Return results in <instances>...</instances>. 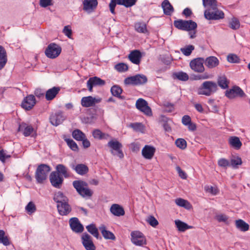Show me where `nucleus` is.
Instances as JSON below:
<instances>
[{
	"label": "nucleus",
	"mask_w": 250,
	"mask_h": 250,
	"mask_svg": "<svg viewBox=\"0 0 250 250\" xmlns=\"http://www.w3.org/2000/svg\"><path fill=\"white\" fill-rule=\"evenodd\" d=\"M218 85L216 82L212 81L204 82L198 88L197 93L199 95L210 96L218 90Z\"/></svg>",
	"instance_id": "f257e3e1"
},
{
	"label": "nucleus",
	"mask_w": 250,
	"mask_h": 250,
	"mask_svg": "<svg viewBox=\"0 0 250 250\" xmlns=\"http://www.w3.org/2000/svg\"><path fill=\"white\" fill-rule=\"evenodd\" d=\"M73 186L77 192L83 197H91L93 193L92 190L88 188V184L82 180H76L73 182Z\"/></svg>",
	"instance_id": "f03ea898"
},
{
	"label": "nucleus",
	"mask_w": 250,
	"mask_h": 250,
	"mask_svg": "<svg viewBox=\"0 0 250 250\" xmlns=\"http://www.w3.org/2000/svg\"><path fill=\"white\" fill-rule=\"evenodd\" d=\"M50 167L46 164L38 166L35 173V178L38 183H42L47 179L48 173L50 171Z\"/></svg>",
	"instance_id": "7ed1b4c3"
},
{
	"label": "nucleus",
	"mask_w": 250,
	"mask_h": 250,
	"mask_svg": "<svg viewBox=\"0 0 250 250\" xmlns=\"http://www.w3.org/2000/svg\"><path fill=\"white\" fill-rule=\"evenodd\" d=\"M173 24L177 28L185 31L194 30L197 26V23L192 20H178L175 21Z\"/></svg>",
	"instance_id": "20e7f679"
},
{
	"label": "nucleus",
	"mask_w": 250,
	"mask_h": 250,
	"mask_svg": "<svg viewBox=\"0 0 250 250\" xmlns=\"http://www.w3.org/2000/svg\"><path fill=\"white\" fill-rule=\"evenodd\" d=\"M204 16L208 20H219L224 18V13L215 7V8L206 9L204 12Z\"/></svg>",
	"instance_id": "39448f33"
},
{
	"label": "nucleus",
	"mask_w": 250,
	"mask_h": 250,
	"mask_svg": "<svg viewBox=\"0 0 250 250\" xmlns=\"http://www.w3.org/2000/svg\"><path fill=\"white\" fill-rule=\"evenodd\" d=\"M62 51L61 47L55 43H50L45 50V54L50 59H55L59 56Z\"/></svg>",
	"instance_id": "423d86ee"
},
{
	"label": "nucleus",
	"mask_w": 250,
	"mask_h": 250,
	"mask_svg": "<svg viewBox=\"0 0 250 250\" xmlns=\"http://www.w3.org/2000/svg\"><path fill=\"white\" fill-rule=\"evenodd\" d=\"M147 81L146 77L143 74H137L133 76L127 77L125 79V84L141 85L146 83Z\"/></svg>",
	"instance_id": "0eeeda50"
},
{
	"label": "nucleus",
	"mask_w": 250,
	"mask_h": 250,
	"mask_svg": "<svg viewBox=\"0 0 250 250\" xmlns=\"http://www.w3.org/2000/svg\"><path fill=\"white\" fill-rule=\"evenodd\" d=\"M108 146L111 148V153L117 155L120 159L124 158V155L121 148L123 146L121 143L117 141L111 140L108 143Z\"/></svg>",
	"instance_id": "6e6552de"
},
{
	"label": "nucleus",
	"mask_w": 250,
	"mask_h": 250,
	"mask_svg": "<svg viewBox=\"0 0 250 250\" xmlns=\"http://www.w3.org/2000/svg\"><path fill=\"white\" fill-rule=\"evenodd\" d=\"M131 241L136 246H143L146 244V239L140 231H135L131 233Z\"/></svg>",
	"instance_id": "1a4fd4ad"
},
{
	"label": "nucleus",
	"mask_w": 250,
	"mask_h": 250,
	"mask_svg": "<svg viewBox=\"0 0 250 250\" xmlns=\"http://www.w3.org/2000/svg\"><path fill=\"white\" fill-rule=\"evenodd\" d=\"M204 59L203 58H197L192 60L189 63L192 70L198 73H202L205 70L204 66Z\"/></svg>",
	"instance_id": "9d476101"
},
{
	"label": "nucleus",
	"mask_w": 250,
	"mask_h": 250,
	"mask_svg": "<svg viewBox=\"0 0 250 250\" xmlns=\"http://www.w3.org/2000/svg\"><path fill=\"white\" fill-rule=\"evenodd\" d=\"M136 108L147 116L152 115L150 107L148 105L147 102L142 98L138 99L136 103Z\"/></svg>",
	"instance_id": "9b49d317"
},
{
	"label": "nucleus",
	"mask_w": 250,
	"mask_h": 250,
	"mask_svg": "<svg viewBox=\"0 0 250 250\" xmlns=\"http://www.w3.org/2000/svg\"><path fill=\"white\" fill-rule=\"evenodd\" d=\"M225 95L229 99H233L236 97H244L246 96L243 90L238 86H233L231 89L226 91Z\"/></svg>",
	"instance_id": "f8f14e48"
},
{
	"label": "nucleus",
	"mask_w": 250,
	"mask_h": 250,
	"mask_svg": "<svg viewBox=\"0 0 250 250\" xmlns=\"http://www.w3.org/2000/svg\"><path fill=\"white\" fill-rule=\"evenodd\" d=\"M49 178L50 183L54 187L58 188H61L63 181L62 176L59 175L58 172L53 171L51 173Z\"/></svg>",
	"instance_id": "ddd939ff"
},
{
	"label": "nucleus",
	"mask_w": 250,
	"mask_h": 250,
	"mask_svg": "<svg viewBox=\"0 0 250 250\" xmlns=\"http://www.w3.org/2000/svg\"><path fill=\"white\" fill-rule=\"evenodd\" d=\"M81 239L82 243L86 250H95V246L90 235L86 232L83 233L81 236Z\"/></svg>",
	"instance_id": "4468645a"
},
{
	"label": "nucleus",
	"mask_w": 250,
	"mask_h": 250,
	"mask_svg": "<svg viewBox=\"0 0 250 250\" xmlns=\"http://www.w3.org/2000/svg\"><path fill=\"white\" fill-rule=\"evenodd\" d=\"M101 100L100 98H97L91 96L83 97L81 99V105L84 107L93 106L96 104L100 103Z\"/></svg>",
	"instance_id": "2eb2a0df"
},
{
	"label": "nucleus",
	"mask_w": 250,
	"mask_h": 250,
	"mask_svg": "<svg viewBox=\"0 0 250 250\" xmlns=\"http://www.w3.org/2000/svg\"><path fill=\"white\" fill-rule=\"evenodd\" d=\"M65 119V116H64L62 112L61 111L52 114L50 117V122L51 124L55 126L60 125Z\"/></svg>",
	"instance_id": "dca6fc26"
},
{
	"label": "nucleus",
	"mask_w": 250,
	"mask_h": 250,
	"mask_svg": "<svg viewBox=\"0 0 250 250\" xmlns=\"http://www.w3.org/2000/svg\"><path fill=\"white\" fill-rule=\"evenodd\" d=\"M36 102L35 96L33 95H29L24 98L21 103V106L25 110H29L33 107Z\"/></svg>",
	"instance_id": "f3484780"
},
{
	"label": "nucleus",
	"mask_w": 250,
	"mask_h": 250,
	"mask_svg": "<svg viewBox=\"0 0 250 250\" xmlns=\"http://www.w3.org/2000/svg\"><path fill=\"white\" fill-rule=\"evenodd\" d=\"M105 82L101 78L97 77H93L90 78L87 82V86L89 91H93V87L94 86H103L104 85Z\"/></svg>",
	"instance_id": "a211bd4d"
},
{
	"label": "nucleus",
	"mask_w": 250,
	"mask_h": 250,
	"mask_svg": "<svg viewBox=\"0 0 250 250\" xmlns=\"http://www.w3.org/2000/svg\"><path fill=\"white\" fill-rule=\"evenodd\" d=\"M69 224L71 229L75 232L81 233L84 230L83 226L76 217L71 218L69 220Z\"/></svg>",
	"instance_id": "6ab92c4d"
},
{
	"label": "nucleus",
	"mask_w": 250,
	"mask_h": 250,
	"mask_svg": "<svg viewBox=\"0 0 250 250\" xmlns=\"http://www.w3.org/2000/svg\"><path fill=\"white\" fill-rule=\"evenodd\" d=\"M155 148L151 146L146 145L142 150L143 156L146 159H151L155 154Z\"/></svg>",
	"instance_id": "aec40b11"
},
{
	"label": "nucleus",
	"mask_w": 250,
	"mask_h": 250,
	"mask_svg": "<svg viewBox=\"0 0 250 250\" xmlns=\"http://www.w3.org/2000/svg\"><path fill=\"white\" fill-rule=\"evenodd\" d=\"M70 166L77 174L81 175H84L88 172V167L83 164H79L76 165L74 164H71Z\"/></svg>",
	"instance_id": "412c9836"
},
{
	"label": "nucleus",
	"mask_w": 250,
	"mask_h": 250,
	"mask_svg": "<svg viewBox=\"0 0 250 250\" xmlns=\"http://www.w3.org/2000/svg\"><path fill=\"white\" fill-rule=\"evenodd\" d=\"M141 58V53L138 50L132 51L128 55L129 60L135 64H139L140 63Z\"/></svg>",
	"instance_id": "4be33fe9"
},
{
	"label": "nucleus",
	"mask_w": 250,
	"mask_h": 250,
	"mask_svg": "<svg viewBox=\"0 0 250 250\" xmlns=\"http://www.w3.org/2000/svg\"><path fill=\"white\" fill-rule=\"evenodd\" d=\"M57 207L59 214L61 215H66L71 211V208L68 202L57 204Z\"/></svg>",
	"instance_id": "5701e85b"
},
{
	"label": "nucleus",
	"mask_w": 250,
	"mask_h": 250,
	"mask_svg": "<svg viewBox=\"0 0 250 250\" xmlns=\"http://www.w3.org/2000/svg\"><path fill=\"white\" fill-rule=\"evenodd\" d=\"M205 65L209 69L217 66L219 64L218 59L214 56H210L204 60Z\"/></svg>",
	"instance_id": "b1692460"
},
{
	"label": "nucleus",
	"mask_w": 250,
	"mask_h": 250,
	"mask_svg": "<svg viewBox=\"0 0 250 250\" xmlns=\"http://www.w3.org/2000/svg\"><path fill=\"white\" fill-rule=\"evenodd\" d=\"M34 128L31 125H27L25 123L19 125L18 131L22 132L25 136H29L33 131Z\"/></svg>",
	"instance_id": "393cba45"
},
{
	"label": "nucleus",
	"mask_w": 250,
	"mask_h": 250,
	"mask_svg": "<svg viewBox=\"0 0 250 250\" xmlns=\"http://www.w3.org/2000/svg\"><path fill=\"white\" fill-rule=\"evenodd\" d=\"M110 211L114 215L116 216H123L125 213L123 208L116 204H114L111 206Z\"/></svg>",
	"instance_id": "a878e982"
},
{
	"label": "nucleus",
	"mask_w": 250,
	"mask_h": 250,
	"mask_svg": "<svg viewBox=\"0 0 250 250\" xmlns=\"http://www.w3.org/2000/svg\"><path fill=\"white\" fill-rule=\"evenodd\" d=\"M97 0H84L83 1V9L86 11L93 10L97 7Z\"/></svg>",
	"instance_id": "bb28decb"
},
{
	"label": "nucleus",
	"mask_w": 250,
	"mask_h": 250,
	"mask_svg": "<svg viewBox=\"0 0 250 250\" xmlns=\"http://www.w3.org/2000/svg\"><path fill=\"white\" fill-rule=\"evenodd\" d=\"M60 91V87L54 86L46 91L45 98L48 101L53 100Z\"/></svg>",
	"instance_id": "cd10ccee"
},
{
	"label": "nucleus",
	"mask_w": 250,
	"mask_h": 250,
	"mask_svg": "<svg viewBox=\"0 0 250 250\" xmlns=\"http://www.w3.org/2000/svg\"><path fill=\"white\" fill-rule=\"evenodd\" d=\"M7 62L6 51L3 46L0 45V70L4 67Z\"/></svg>",
	"instance_id": "c85d7f7f"
},
{
	"label": "nucleus",
	"mask_w": 250,
	"mask_h": 250,
	"mask_svg": "<svg viewBox=\"0 0 250 250\" xmlns=\"http://www.w3.org/2000/svg\"><path fill=\"white\" fill-rule=\"evenodd\" d=\"M162 7L163 9L164 13L168 16H170L174 11V8L168 0H165L162 3Z\"/></svg>",
	"instance_id": "c756f323"
},
{
	"label": "nucleus",
	"mask_w": 250,
	"mask_h": 250,
	"mask_svg": "<svg viewBox=\"0 0 250 250\" xmlns=\"http://www.w3.org/2000/svg\"><path fill=\"white\" fill-rule=\"evenodd\" d=\"M229 83V81L224 75L219 76L217 78V85H219L222 89L228 88Z\"/></svg>",
	"instance_id": "7c9ffc66"
},
{
	"label": "nucleus",
	"mask_w": 250,
	"mask_h": 250,
	"mask_svg": "<svg viewBox=\"0 0 250 250\" xmlns=\"http://www.w3.org/2000/svg\"><path fill=\"white\" fill-rule=\"evenodd\" d=\"M53 199L57 204H62L68 202L67 197L61 191H58L55 194Z\"/></svg>",
	"instance_id": "2f4dec72"
},
{
	"label": "nucleus",
	"mask_w": 250,
	"mask_h": 250,
	"mask_svg": "<svg viewBox=\"0 0 250 250\" xmlns=\"http://www.w3.org/2000/svg\"><path fill=\"white\" fill-rule=\"evenodd\" d=\"M56 170V172H58L59 175L63 176L64 178H68L70 176L68 171V168L62 164L57 165Z\"/></svg>",
	"instance_id": "473e14b6"
},
{
	"label": "nucleus",
	"mask_w": 250,
	"mask_h": 250,
	"mask_svg": "<svg viewBox=\"0 0 250 250\" xmlns=\"http://www.w3.org/2000/svg\"><path fill=\"white\" fill-rule=\"evenodd\" d=\"M229 145L236 149L241 148L242 144L238 137L232 136L229 138Z\"/></svg>",
	"instance_id": "72a5a7b5"
},
{
	"label": "nucleus",
	"mask_w": 250,
	"mask_h": 250,
	"mask_svg": "<svg viewBox=\"0 0 250 250\" xmlns=\"http://www.w3.org/2000/svg\"><path fill=\"white\" fill-rule=\"evenodd\" d=\"M236 227L242 231H246L249 229V225L242 219L235 221Z\"/></svg>",
	"instance_id": "f704fd0d"
},
{
	"label": "nucleus",
	"mask_w": 250,
	"mask_h": 250,
	"mask_svg": "<svg viewBox=\"0 0 250 250\" xmlns=\"http://www.w3.org/2000/svg\"><path fill=\"white\" fill-rule=\"evenodd\" d=\"M175 224L178 230L180 231L183 232L188 229H191L193 228L192 226H188L186 223H184L179 220H175Z\"/></svg>",
	"instance_id": "c9c22d12"
},
{
	"label": "nucleus",
	"mask_w": 250,
	"mask_h": 250,
	"mask_svg": "<svg viewBox=\"0 0 250 250\" xmlns=\"http://www.w3.org/2000/svg\"><path fill=\"white\" fill-rule=\"evenodd\" d=\"M101 233L103 237L106 239L115 240V236L114 234L110 231L107 230L104 226H102L100 228Z\"/></svg>",
	"instance_id": "e433bc0d"
},
{
	"label": "nucleus",
	"mask_w": 250,
	"mask_h": 250,
	"mask_svg": "<svg viewBox=\"0 0 250 250\" xmlns=\"http://www.w3.org/2000/svg\"><path fill=\"white\" fill-rule=\"evenodd\" d=\"M111 92L114 96L119 98L121 99H125V97L121 96L123 90L119 86L115 85L113 86L110 89Z\"/></svg>",
	"instance_id": "4c0bfd02"
},
{
	"label": "nucleus",
	"mask_w": 250,
	"mask_h": 250,
	"mask_svg": "<svg viewBox=\"0 0 250 250\" xmlns=\"http://www.w3.org/2000/svg\"><path fill=\"white\" fill-rule=\"evenodd\" d=\"M92 135L95 139L102 140L107 139L109 137L108 134L103 133L100 129H94L92 132Z\"/></svg>",
	"instance_id": "58836bf2"
},
{
	"label": "nucleus",
	"mask_w": 250,
	"mask_h": 250,
	"mask_svg": "<svg viewBox=\"0 0 250 250\" xmlns=\"http://www.w3.org/2000/svg\"><path fill=\"white\" fill-rule=\"evenodd\" d=\"M73 137L77 141H81L85 138V135L80 129L74 130L72 132Z\"/></svg>",
	"instance_id": "ea45409f"
},
{
	"label": "nucleus",
	"mask_w": 250,
	"mask_h": 250,
	"mask_svg": "<svg viewBox=\"0 0 250 250\" xmlns=\"http://www.w3.org/2000/svg\"><path fill=\"white\" fill-rule=\"evenodd\" d=\"M242 161L241 158L238 156H232L230 159V166L233 168H237L238 166L241 165Z\"/></svg>",
	"instance_id": "a19ab883"
},
{
	"label": "nucleus",
	"mask_w": 250,
	"mask_h": 250,
	"mask_svg": "<svg viewBox=\"0 0 250 250\" xmlns=\"http://www.w3.org/2000/svg\"><path fill=\"white\" fill-rule=\"evenodd\" d=\"M87 231L97 238L99 237V232L98 229L96 228L95 225L93 224H91L86 227Z\"/></svg>",
	"instance_id": "79ce46f5"
},
{
	"label": "nucleus",
	"mask_w": 250,
	"mask_h": 250,
	"mask_svg": "<svg viewBox=\"0 0 250 250\" xmlns=\"http://www.w3.org/2000/svg\"><path fill=\"white\" fill-rule=\"evenodd\" d=\"M137 0H117V3L119 5H123L125 7H130L134 5Z\"/></svg>",
	"instance_id": "37998d69"
},
{
	"label": "nucleus",
	"mask_w": 250,
	"mask_h": 250,
	"mask_svg": "<svg viewBox=\"0 0 250 250\" xmlns=\"http://www.w3.org/2000/svg\"><path fill=\"white\" fill-rule=\"evenodd\" d=\"M135 28L139 33H146L147 32L146 24L144 22H137L135 23Z\"/></svg>",
	"instance_id": "c03bdc74"
},
{
	"label": "nucleus",
	"mask_w": 250,
	"mask_h": 250,
	"mask_svg": "<svg viewBox=\"0 0 250 250\" xmlns=\"http://www.w3.org/2000/svg\"><path fill=\"white\" fill-rule=\"evenodd\" d=\"M216 0H203V4L206 9H213L217 6Z\"/></svg>",
	"instance_id": "a18cd8bd"
},
{
	"label": "nucleus",
	"mask_w": 250,
	"mask_h": 250,
	"mask_svg": "<svg viewBox=\"0 0 250 250\" xmlns=\"http://www.w3.org/2000/svg\"><path fill=\"white\" fill-rule=\"evenodd\" d=\"M240 23L239 21L236 18H233L229 23V26L232 29L237 30L239 28Z\"/></svg>",
	"instance_id": "49530a36"
},
{
	"label": "nucleus",
	"mask_w": 250,
	"mask_h": 250,
	"mask_svg": "<svg viewBox=\"0 0 250 250\" xmlns=\"http://www.w3.org/2000/svg\"><path fill=\"white\" fill-rule=\"evenodd\" d=\"M25 210L27 213L30 215L36 211V207L33 202L30 201L25 207Z\"/></svg>",
	"instance_id": "de8ad7c7"
},
{
	"label": "nucleus",
	"mask_w": 250,
	"mask_h": 250,
	"mask_svg": "<svg viewBox=\"0 0 250 250\" xmlns=\"http://www.w3.org/2000/svg\"><path fill=\"white\" fill-rule=\"evenodd\" d=\"M0 243L4 246L10 245L8 238L7 236L5 235V232L3 230H0Z\"/></svg>",
	"instance_id": "09e8293b"
},
{
	"label": "nucleus",
	"mask_w": 250,
	"mask_h": 250,
	"mask_svg": "<svg viewBox=\"0 0 250 250\" xmlns=\"http://www.w3.org/2000/svg\"><path fill=\"white\" fill-rule=\"evenodd\" d=\"M115 69L119 72H124L128 69V67L126 64L120 62L115 65Z\"/></svg>",
	"instance_id": "8fccbe9b"
},
{
	"label": "nucleus",
	"mask_w": 250,
	"mask_h": 250,
	"mask_svg": "<svg viewBox=\"0 0 250 250\" xmlns=\"http://www.w3.org/2000/svg\"><path fill=\"white\" fill-rule=\"evenodd\" d=\"M175 203L180 207H184L186 208H188L190 206L189 202L182 198H177L175 200Z\"/></svg>",
	"instance_id": "3c124183"
},
{
	"label": "nucleus",
	"mask_w": 250,
	"mask_h": 250,
	"mask_svg": "<svg viewBox=\"0 0 250 250\" xmlns=\"http://www.w3.org/2000/svg\"><path fill=\"white\" fill-rule=\"evenodd\" d=\"M174 75L175 78L181 81H188L189 79L188 75L186 73L184 72H177L175 73Z\"/></svg>",
	"instance_id": "603ef678"
},
{
	"label": "nucleus",
	"mask_w": 250,
	"mask_h": 250,
	"mask_svg": "<svg viewBox=\"0 0 250 250\" xmlns=\"http://www.w3.org/2000/svg\"><path fill=\"white\" fill-rule=\"evenodd\" d=\"M194 49V47L193 45H188L184 48H181L180 50L183 54L185 56H188L191 54Z\"/></svg>",
	"instance_id": "864d4df0"
},
{
	"label": "nucleus",
	"mask_w": 250,
	"mask_h": 250,
	"mask_svg": "<svg viewBox=\"0 0 250 250\" xmlns=\"http://www.w3.org/2000/svg\"><path fill=\"white\" fill-rule=\"evenodd\" d=\"M68 146L73 151H77L79 150L77 144L71 139H66L65 140Z\"/></svg>",
	"instance_id": "5fc2aeb1"
},
{
	"label": "nucleus",
	"mask_w": 250,
	"mask_h": 250,
	"mask_svg": "<svg viewBox=\"0 0 250 250\" xmlns=\"http://www.w3.org/2000/svg\"><path fill=\"white\" fill-rule=\"evenodd\" d=\"M175 145L178 147L185 149L187 147V142L184 139L179 138L175 141Z\"/></svg>",
	"instance_id": "6e6d98bb"
},
{
	"label": "nucleus",
	"mask_w": 250,
	"mask_h": 250,
	"mask_svg": "<svg viewBox=\"0 0 250 250\" xmlns=\"http://www.w3.org/2000/svg\"><path fill=\"white\" fill-rule=\"evenodd\" d=\"M227 61L230 63H238L240 59L236 55L230 54L227 57Z\"/></svg>",
	"instance_id": "4d7b16f0"
},
{
	"label": "nucleus",
	"mask_w": 250,
	"mask_h": 250,
	"mask_svg": "<svg viewBox=\"0 0 250 250\" xmlns=\"http://www.w3.org/2000/svg\"><path fill=\"white\" fill-rule=\"evenodd\" d=\"M146 221L153 227H156L158 225V221L152 215L149 216Z\"/></svg>",
	"instance_id": "13d9d810"
},
{
	"label": "nucleus",
	"mask_w": 250,
	"mask_h": 250,
	"mask_svg": "<svg viewBox=\"0 0 250 250\" xmlns=\"http://www.w3.org/2000/svg\"><path fill=\"white\" fill-rule=\"evenodd\" d=\"M218 165L220 167L227 168L228 166H230V162L226 159L221 158L218 161Z\"/></svg>",
	"instance_id": "bf43d9fd"
},
{
	"label": "nucleus",
	"mask_w": 250,
	"mask_h": 250,
	"mask_svg": "<svg viewBox=\"0 0 250 250\" xmlns=\"http://www.w3.org/2000/svg\"><path fill=\"white\" fill-rule=\"evenodd\" d=\"M176 169L178 173L179 176L183 179H186L187 178L186 173L182 170L179 166L176 167Z\"/></svg>",
	"instance_id": "052dcab7"
},
{
	"label": "nucleus",
	"mask_w": 250,
	"mask_h": 250,
	"mask_svg": "<svg viewBox=\"0 0 250 250\" xmlns=\"http://www.w3.org/2000/svg\"><path fill=\"white\" fill-rule=\"evenodd\" d=\"M63 33L68 38H70L72 35V30L69 26H65L63 29Z\"/></svg>",
	"instance_id": "680f3d73"
},
{
	"label": "nucleus",
	"mask_w": 250,
	"mask_h": 250,
	"mask_svg": "<svg viewBox=\"0 0 250 250\" xmlns=\"http://www.w3.org/2000/svg\"><path fill=\"white\" fill-rule=\"evenodd\" d=\"M117 0H111V1L109 3V8H110V11L111 12L112 14H114L115 13V8L116 7Z\"/></svg>",
	"instance_id": "e2e57ef3"
},
{
	"label": "nucleus",
	"mask_w": 250,
	"mask_h": 250,
	"mask_svg": "<svg viewBox=\"0 0 250 250\" xmlns=\"http://www.w3.org/2000/svg\"><path fill=\"white\" fill-rule=\"evenodd\" d=\"M191 118L188 115H184L182 119V123L183 125H187L190 122Z\"/></svg>",
	"instance_id": "0e129e2a"
},
{
	"label": "nucleus",
	"mask_w": 250,
	"mask_h": 250,
	"mask_svg": "<svg viewBox=\"0 0 250 250\" xmlns=\"http://www.w3.org/2000/svg\"><path fill=\"white\" fill-rule=\"evenodd\" d=\"M51 1L52 0H40V4L42 7H46L52 4Z\"/></svg>",
	"instance_id": "69168bd1"
},
{
	"label": "nucleus",
	"mask_w": 250,
	"mask_h": 250,
	"mask_svg": "<svg viewBox=\"0 0 250 250\" xmlns=\"http://www.w3.org/2000/svg\"><path fill=\"white\" fill-rule=\"evenodd\" d=\"M216 218L218 221H219V222H225L227 221L228 219V217L226 215L224 214L218 215L216 216Z\"/></svg>",
	"instance_id": "338daca9"
},
{
	"label": "nucleus",
	"mask_w": 250,
	"mask_h": 250,
	"mask_svg": "<svg viewBox=\"0 0 250 250\" xmlns=\"http://www.w3.org/2000/svg\"><path fill=\"white\" fill-rule=\"evenodd\" d=\"M44 91L40 88H37L35 90L34 94L37 97L40 98L44 96Z\"/></svg>",
	"instance_id": "774afa93"
}]
</instances>
